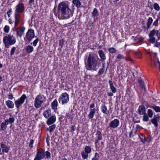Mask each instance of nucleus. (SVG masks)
I'll list each match as a JSON object with an SVG mask.
<instances>
[{"instance_id": "39", "label": "nucleus", "mask_w": 160, "mask_h": 160, "mask_svg": "<svg viewBox=\"0 0 160 160\" xmlns=\"http://www.w3.org/2000/svg\"><path fill=\"white\" fill-rule=\"evenodd\" d=\"M153 7L154 9L156 11H158L160 9V8L158 4L157 3H155L154 4Z\"/></svg>"}, {"instance_id": "8", "label": "nucleus", "mask_w": 160, "mask_h": 160, "mask_svg": "<svg viewBox=\"0 0 160 160\" xmlns=\"http://www.w3.org/2000/svg\"><path fill=\"white\" fill-rule=\"evenodd\" d=\"M27 98L25 94H23L20 98L15 100V105L17 109H18L20 107L23 103Z\"/></svg>"}, {"instance_id": "52", "label": "nucleus", "mask_w": 160, "mask_h": 160, "mask_svg": "<svg viewBox=\"0 0 160 160\" xmlns=\"http://www.w3.org/2000/svg\"><path fill=\"white\" fill-rule=\"evenodd\" d=\"M135 54L136 55L138 56V58H141V52H135Z\"/></svg>"}, {"instance_id": "2", "label": "nucleus", "mask_w": 160, "mask_h": 160, "mask_svg": "<svg viewBox=\"0 0 160 160\" xmlns=\"http://www.w3.org/2000/svg\"><path fill=\"white\" fill-rule=\"evenodd\" d=\"M100 59L97 56L92 53H90L84 60L86 69L88 70L95 71L99 65Z\"/></svg>"}, {"instance_id": "46", "label": "nucleus", "mask_w": 160, "mask_h": 160, "mask_svg": "<svg viewBox=\"0 0 160 160\" xmlns=\"http://www.w3.org/2000/svg\"><path fill=\"white\" fill-rule=\"evenodd\" d=\"M159 19H160V18H158L156 20L153 22V25L155 26H158V22Z\"/></svg>"}, {"instance_id": "45", "label": "nucleus", "mask_w": 160, "mask_h": 160, "mask_svg": "<svg viewBox=\"0 0 160 160\" xmlns=\"http://www.w3.org/2000/svg\"><path fill=\"white\" fill-rule=\"evenodd\" d=\"M16 48V47H13L12 49H11V51H10V55H11L12 56L13 55L15 51Z\"/></svg>"}, {"instance_id": "1", "label": "nucleus", "mask_w": 160, "mask_h": 160, "mask_svg": "<svg viewBox=\"0 0 160 160\" xmlns=\"http://www.w3.org/2000/svg\"><path fill=\"white\" fill-rule=\"evenodd\" d=\"M54 13L59 19H68L72 16L73 11L69 7L68 5L64 2H61L58 5L57 10L55 6L53 10Z\"/></svg>"}, {"instance_id": "23", "label": "nucleus", "mask_w": 160, "mask_h": 160, "mask_svg": "<svg viewBox=\"0 0 160 160\" xmlns=\"http://www.w3.org/2000/svg\"><path fill=\"white\" fill-rule=\"evenodd\" d=\"M109 82L110 84V88L112 92L115 93L116 92V89L114 86L112 81L110 80L109 81Z\"/></svg>"}, {"instance_id": "9", "label": "nucleus", "mask_w": 160, "mask_h": 160, "mask_svg": "<svg viewBox=\"0 0 160 160\" xmlns=\"http://www.w3.org/2000/svg\"><path fill=\"white\" fill-rule=\"evenodd\" d=\"M45 157V150L41 148L37 152L36 156L34 160H41L43 159Z\"/></svg>"}, {"instance_id": "50", "label": "nucleus", "mask_w": 160, "mask_h": 160, "mask_svg": "<svg viewBox=\"0 0 160 160\" xmlns=\"http://www.w3.org/2000/svg\"><path fill=\"white\" fill-rule=\"evenodd\" d=\"M38 41L39 39L38 38H37V39H36L34 41L32 42L33 45L35 46H36Z\"/></svg>"}, {"instance_id": "22", "label": "nucleus", "mask_w": 160, "mask_h": 160, "mask_svg": "<svg viewBox=\"0 0 160 160\" xmlns=\"http://www.w3.org/2000/svg\"><path fill=\"white\" fill-rule=\"evenodd\" d=\"M72 3L77 8H79L81 5V3L79 0H73Z\"/></svg>"}, {"instance_id": "41", "label": "nucleus", "mask_w": 160, "mask_h": 160, "mask_svg": "<svg viewBox=\"0 0 160 160\" xmlns=\"http://www.w3.org/2000/svg\"><path fill=\"white\" fill-rule=\"evenodd\" d=\"M108 50L109 52L112 53H114L116 52V49L114 48H109Z\"/></svg>"}, {"instance_id": "53", "label": "nucleus", "mask_w": 160, "mask_h": 160, "mask_svg": "<svg viewBox=\"0 0 160 160\" xmlns=\"http://www.w3.org/2000/svg\"><path fill=\"white\" fill-rule=\"evenodd\" d=\"M13 95L12 93H9V94L8 95V98L9 99L12 100L13 99Z\"/></svg>"}, {"instance_id": "33", "label": "nucleus", "mask_w": 160, "mask_h": 160, "mask_svg": "<svg viewBox=\"0 0 160 160\" xmlns=\"http://www.w3.org/2000/svg\"><path fill=\"white\" fill-rule=\"evenodd\" d=\"M56 128V125L55 124H53L52 126H50L49 128L47 129V131H49L50 132H51L53 131V130Z\"/></svg>"}, {"instance_id": "21", "label": "nucleus", "mask_w": 160, "mask_h": 160, "mask_svg": "<svg viewBox=\"0 0 160 160\" xmlns=\"http://www.w3.org/2000/svg\"><path fill=\"white\" fill-rule=\"evenodd\" d=\"M159 31L158 30H156L155 29H153L152 31H151L150 33L149 34V37H153L154 35L156 34L157 36H158V34Z\"/></svg>"}, {"instance_id": "26", "label": "nucleus", "mask_w": 160, "mask_h": 160, "mask_svg": "<svg viewBox=\"0 0 160 160\" xmlns=\"http://www.w3.org/2000/svg\"><path fill=\"white\" fill-rule=\"evenodd\" d=\"M149 107L155 111L156 112H160V107L154 105L150 106Z\"/></svg>"}, {"instance_id": "49", "label": "nucleus", "mask_w": 160, "mask_h": 160, "mask_svg": "<svg viewBox=\"0 0 160 160\" xmlns=\"http://www.w3.org/2000/svg\"><path fill=\"white\" fill-rule=\"evenodd\" d=\"M34 143V140L33 139H31L30 142L29 144V147H30L31 148H32L33 147V144Z\"/></svg>"}, {"instance_id": "32", "label": "nucleus", "mask_w": 160, "mask_h": 160, "mask_svg": "<svg viewBox=\"0 0 160 160\" xmlns=\"http://www.w3.org/2000/svg\"><path fill=\"white\" fill-rule=\"evenodd\" d=\"M98 12L97 8H94L93 11L92 12V17H95L98 16Z\"/></svg>"}, {"instance_id": "25", "label": "nucleus", "mask_w": 160, "mask_h": 160, "mask_svg": "<svg viewBox=\"0 0 160 160\" xmlns=\"http://www.w3.org/2000/svg\"><path fill=\"white\" fill-rule=\"evenodd\" d=\"M98 53L101 59L103 61L105 60L106 58L102 50H100L98 51Z\"/></svg>"}, {"instance_id": "13", "label": "nucleus", "mask_w": 160, "mask_h": 160, "mask_svg": "<svg viewBox=\"0 0 160 160\" xmlns=\"http://www.w3.org/2000/svg\"><path fill=\"white\" fill-rule=\"evenodd\" d=\"M25 30V28L24 27H21L16 29L17 32L16 35L17 36L21 38Z\"/></svg>"}, {"instance_id": "19", "label": "nucleus", "mask_w": 160, "mask_h": 160, "mask_svg": "<svg viewBox=\"0 0 160 160\" xmlns=\"http://www.w3.org/2000/svg\"><path fill=\"white\" fill-rule=\"evenodd\" d=\"M8 120H5L4 122H2L1 124V129L3 131H5L7 128V125H8Z\"/></svg>"}, {"instance_id": "24", "label": "nucleus", "mask_w": 160, "mask_h": 160, "mask_svg": "<svg viewBox=\"0 0 160 160\" xmlns=\"http://www.w3.org/2000/svg\"><path fill=\"white\" fill-rule=\"evenodd\" d=\"M51 114V110L50 109H48L44 112L43 115L46 118H48L50 116Z\"/></svg>"}, {"instance_id": "31", "label": "nucleus", "mask_w": 160, "mask_h": 160, "mask_svg": "<svg viewBox=\"0 0 160 160\" xmlns=\"http://www.w3.org/2000/svg\"><path fill=\"white\" fill-rule=\"evenodd\" d=\"M138 82L139 83L141 88L145 90V88L143 81L141 80H138Z\"/></svg>"}, {"instance_id": "61", "label": "nucleus", "mask_w": 160, "mask_h": 160, "mask_svg": "<svg viewBox=\"0 0 160 160\" xmlns=\"http://www.w3.org/2000/svg\"><path fill=\"white\" fill-rule=\"evenodd\" d=\"M129 137H130V138L133 136V132H132V130L131 131L130 133L129 134Z\"/></svg>"}, {"instance_id": "5", "label": "nucleus", "mask_w": 160, "mask_h": 160, "mask_svg": "<svg viewBox=\"0 0 160 160\" xmlns=\"http://www.w3.org/2000/svg\"><path fill=\"white\" fill-rule=\"evenodd\" d=\"M45 97L42 95L40 94L38 95L35 99L34 106L37 108H39L42 103L45 101Z\"/></svg>"}, {"instance_id": "7", "label": "nucleus", "mask_w": 160, "mask_h": 160, "mask_svg": "<svg viewBox=\"0 0 160 160\" xmlns=\"http://www.w3.org/2000/svg\"><path fill=\"white\" fill-rule=\"evenodd\" d=\"M91 152V148L88 146H86L84 150L82 151L81 153L82 158L87 159L88 157V154Z\"/></svg>"}, {"instance_id": "34", "label": "nucleus", "mask_w": 160, "mask_h": 160, "mask_svg": "<svg viewBox=\"0 0 160 160\" xmlns=\"http://www.w3.org/2000/svg\"><path fill=\"white\" fill-rule=\"evenodd\" d=\"M102 110L103 113L107 114L108 112L106 107L105 105H103L102 107Z\"/></svg>"}, {"instance_id": "16", "label": "nucleus", "mask_w": 160, "mask_h": 160, "mask_svg": "<svg viewBox=\"0 0 160 160\" xmlns=\"http://www.w3.org/2000/svg\"><path fill=\"white\" fill-rule=\"evenodd\" d=\"M152 21L153 19L151 17L149 18L148 20L147 26H144L143 27V28L144 29L145 31L148 30L150 28Z\"/></svg>"}, {"instance_id": "47", "label": "nucleus", "mask_w": 160, "mask_h": 160, "mask_svg": "<svg viewBox=\"0 0 160 160\" xmlns=\"http://www.w3.org/2000/svg\"><path fill=\"white\" fill-rule=\"evenodd\" d=\"M64 43V41L63 39H62L59 40V45L61 46V48H62Z\"/></svg>"}, {"instance_id": "43", "label": "nucleus", "mask_w": 160, "mask_h": 160, "mask_svg": "<svg viewBox=\"0 0 160 160\" xmlns=\"http://www.w3.org/2000/svg\"><path fill=\"white\" fill-rule=\"evenodd\" d=\"M104 69L103 68H100L98 73V74L97 75L99 76H100L101 75H102L104 72Z\"/></svg>"}, {"instance_id": "18", "label": "nucleus", "mask_w": 160, "mask_h": 160, "mask_svg": "<svg viewBox=\"0 0 160 160\" xmlns=\"http://www.w3.org/2000/svg\"><path fill=\"white\" fill-rule=\"evenodd\" d=\"M6 104L9 108L12 109L14 107L13 102L11 101L8 100L6 102Z\"/></svg>"}, {"instance_id": "15", "label": "nucleus", "mask_w": 160, "mask_h": 160, "mask_svg": "<svg viewBox=\"0 0 160 160\" xmlns=\"http://www.w3.org/2000/svg\"><path fill=\"white\" fill-rule=\"evenodd\" d=\"M56 121V118L55 116H52L49 118L47 120V123L48 125H50L53 124Z\"/></svg>"}, {"instance_id": "63", "label": "nucleus", "mask_w": 160, "mask_h": 160, "mask_svg": "<svg viewBox=\"0 0 160 160\" xmlns=\"http://www.w3.org/2000/svg\"><path fill=\"white\" fill-rule=\"evenodd\" d=\"M8 21L9 22V23L11 24H12L13 23V22L12 21V20H11V18H9V20H8Z\"/></svg>"}, {"instance_id": "56", "label": "nucleus", "mask_w": 160, "mask_h": 160, "mask_svg": "<svg viewBox=\"0 0 160 160\" xmlns=\"http://www.w3.org/2000/svg\"><path fill=\"white\" fill-rule=\"evenodd\" d=\"M104 142H101V145L99 146V148L100 147L101 149H102L103 148L104 146Z\"/></svg>"}, {"instance_id": "51", "label": "nucleus", "mask_w": 160, "mask_h": 160, "mask_svg": "<svg viewBox=\"0 0 160 160\" xmlns=\"http://www.w3.org/2000/svg\"><path fill=\"white\" fill-rule=\"evenodd\" d=\"M117 59H124V56L122 55L119 54H118L117 57Z\"/></svg>"}, {"instance_id": "29", "label": "nucleus", "mask_w": 160, "mask_h": 160, "mask_svg": "<svg viewBox=\"0 0 160 160\" xmlns=\"http://www.w3.org/2000/svg\"><path fill=\"white\" fill-rule=\"evenodd\" d=\"M5 120H8V124L9 123L12 124L15 121V118L12 115H10V117L9 119H6Z\"/></svg>"}, {"instance_id": "17", "label": "nucleus", "mask_w": 160, "mask_h": 160, "mask_svg": "<svg viewBox=\"0 0 160 160\" xmlns=\"http://www.w3.org/2000/svg\"><path fill=\"white\" fill-rule=\"evenodd\" d=\"M0 146L2 148V152L7 153L8 152L9 148L5 144L2 142L0 143Z\"/></svg>"}, {"instance_id": "44", "label": "nucleus", "mask_w": 160, "mask_h": 160, "mask_svg": "<svg viewBox=\"0 0 160 160\" xmlns=\"http://www.w3.org/2000/svg\"><path fill=\"white\" fill-rule=\"evenodd\" d=\"M4 31L6 33H8L9 30V27L8 25H6L4 28Z\"/></svg>"}, {"instance_id": "28", "label": "nucleus", "mask_w": 160, "mask_h": 160, "mask_svg": "<svg viewBox=\"0 0 160 160\" xmlns=\"http://www.w3.org/2000/svg\"><path fill=\"white\" fill-rule=\"evenodd\" d=\"M58 103L57 100L56 99L54 100L51 104L52 108L53 109H56L58 106Z\"/></svg>"}, {"instance_id": "4", "label": "nucleus", "mask_w": 160, "mask_h": 160, "mask_svg": "<svg viewBox=\"0 0 160 160\" xmlns=\"http://www.w3.org/2000/svg\"><path fill=\"white\" fill-rule=\"evenodd\" d=\"M3 42L5 47L8 48L10 47V46L15 43L16 38L13 35H8L4 37Z\"/></svg>"}, {"instance_id": "12", "label": "nucleus", "mask_w": 160, "mask_h": 160, "mask_svg": "<svg viewBox=\"0 0 160 160\" xmlns=\"http://www.w3.org/2000/svg\"><path fill=\"white\" fill-rule=\"evenodd\" d=\"M151 122L156 127L158 126V122H160V116L158 115H154L153 119H151Z\"/></svg>"}, {"instance_id": "54", "label": "nucleus", "mask_w": 160, "mask_h": 160, "mask_svg": "<svg viewBox=\"0 0 160 160\" xmlns=\"http://www.w3.org/2000/svg\"><path fill=\"white\" fill-rule=\"evenodd\" d=\"M96 135L98 136H102V134L101 132L99 131H97Z\"/></svg>"}, {"instance_id": "58", "label": "nucleus", "mask_w": 160, "mask_h": 160, "mask_svg": "<svg viewBox=\"0 0 160 160\" xmlns=\"http://www.w3.org/2000/svg\"><path fill=\"white\" fill-rule=\"evenodd\" d=\"M88 23L89 25L91 26H92L93 25V22L92 20H90L88 22Z\"/></svg>"}, {"instance_id": "55", "label": "nucleus", "mask_w": 160, "mask_h": 160, "mask_svg": "<svg viewBox=\"0 0 160 160\" xmlns=\"http://www.w3.org/2000/svg\"><path fill=\"white\" fill-rule=\"evenodd\" d=\"M124 59H125L126 61H131L132 60V59L129 57H124Z\"/></svg>"}, {"instance_id": "38", "label": "nucleus", "mask_w": 160, "mask_h": 160, "mask_svg": "<svg viewBox=\"0 0 160 160\" xmlns=\"http://www.w3.org/2000/svg\"><path fill=\"white\" fill-rule=\"evenodd\" d=\"M150 39L148 40V41L151 43H154L156 41V39L153 37H149Z\"/></svg>"}, {"instance_id": "62", "label": "nucleus", "mask_w": 160, "mask_h": 160, "mask_svg": "<svg viewBox=\"0 0 160 160\" xmlns=\"http://www.w3.org/2000/svg\"><path fill=\"white\" fill-rule=\"evenodd\" d=\"M12 12V9L11 8L7 12V14L8 13L10 14L11 12Z\"/></svg>"}, {"instance_id": "3", "label": "nucleus", "mask_w": 160, "mask_h": 160, "mask_svg": "<svg viewBox=\"0 0 160 160\" xmlns=\"http://www.w3.org/2000/svg\"><path fill=\"white\" fill-rule=\"evenodd\" d=\"M25 8L23 4L19 3L16 7L15 10L14 27H16L19 23L20 15L19 13L23 12Z\"/></svg>"}, {"instance_id": "64", "label": "nucleus", "mask_w": 160, "mask_h": 160, "mask_svg": "<svg viewBox=\"0 0 160 160\" xmlns=\"http://www.w3.org/2000/svg\"><path fill=\"white\" fill-rule=\"evenodd\" d=\"M34 1V0H29V1L28 3L29 4L32 3V2H33Z\"/></svg>"}, {"instance_id": "36", "label": "nucleus", "mask_w": 160, "mask_h": 160, "mask_svg": "<svg viewBox=\"0 0 160 160\" xmlns=\"http://www.w3.org/2000/svg\"><path fill=\"white\" fill-rule=\"evenodd\" d=\"M143 116L142 120L144 122H147L149 120L148 116L146 113L144 114Z\"/></svg>"}, {"instance_id": "60", "label": "nucleus", "mask_w": 160, "mask_h": 160, "mask_svg": "<svg viewBox=\"0 0 160 160\" xmlns=\"http://www.w3.org/2000/svg\"><path fill=\"white\" fill-rule=\"evenodd\" d=\"M108 96H113V94L112 92H109L108 93Z\"/></svg>"}, {"instance_id": "40", "label": "nucleus", "mask_w": 160, "mask_h": 160, "mask_svg": "<svg viewBox=\"0 0 160 160\" xmlns=\"http://www.w3.org/2000/svg\"><path fill=\"white\" fill-rule=\"evenodd\" d=\"M99 158V155L97 152H96L95 153V156L92 159V160H98Z\"/></svg>"}, {"instance_id": "14", "label": "nucleus", "mask_w": 160, "mask_h": 160, "mask_svg": "<svg viewBox=\"0 0 160 160\" xmlns=\"http://www.w3.org/2000/svg\"><path fill=\"white\" fill-rule=\"evenodd\" d=\"M138 111V113L141 115H143L146 113L145 107L143 105L139 106Z\"/></svg>"}, {"instance_id": "20", "label": "nucleus", "mask_w": 160, "mask_h": 160, "mask_svg": "<svg viewBox=\"0 0 160 160\" xmlns=\"http://www.w3.org/2000/svg\"><path fill=\"white\" fill-rule=\"evenodd\" d=\"M96 109L95 108L90 109V112L88 115V117L89 119H92L93 118Z\"/></svg>"}, {"instance_id": "11", "label": "nucleus", "mask_w": 160, "mask_h": 160, "mask_svg": "<svg viewBox=\"0 0 160 160\" xmlns=\"http://www.w3.org/2000/svg\"><path fill=\"white\" fill-rule=\"evenodd\" d=\"M119 124V120L117 119H115L114 120L110 122L109 125L110 127L114 129L118 127Z\"/></svg>"}, {"instance_id": "57", "label": "nucleus", "mask_w": 160, "mask_h": 160, "mask_svg": "<svg viewBox=\"0 0 160 160\" xmlns=\"http://www.w3.org/2000/svg\"><path fill=\"white\" fill-rule=\"evenodd\" d=\"M152 62L151 63V66H156V63L155 61L154 60H152Z\"/></svg>"}, {"instance_id": "6", "label": "nucleus", "mask_w": 160, "mask_h": 160, "mask_svg": "<svg viewBox=\"0 0 160 160\" xmlns=\"http://www.w3.org/2000/svg\"><path fill=\"white\" fill-rule=\"evenodd\" d=\"M69 100V95L66 92L63 93L59 99V102L61 103L62 104L67 103Z\"/></svg>"}, {"instance_id": "48", "label": "nucleus", "mask_w": 160, "mask_h": 160, "mask_svg": "<svg viewBox=\"0 0 160 160\" xmlns=\"http://www.w3.org/2000/svg\"><path fill=\"white\" fill-rule=\"evenodd\" d=\"M76 130L75 125H72L71 126L70 131L72 132Z\"/></svg>"}, {"instance_id": "42", "label": "nucleus", "mask_w": 160, "mask_h": 160, "mask_svg": "<svg viewBox=\"0 0 160 160\" xmlns=\"http://www.w3.org/2000/svg\"><path fill=\"white\" fill-rule=\"evenodd\" d=\"M45 155L47 158H51V153L48 151H47L45 152Z\"/></svg>"}, {"instance_id": "35", "label": "nucleus", "mask_w": 160, "mask_h": 160, "mask_svg": "<svg viewBox=\"0 0 160 160\" xmlns=\"http://www.w3.org/2000/svg\"><path fill=\"white\" fill-rule=\"evenodd\" d=\"M139 137L142 142L144 143L146 141L145 138L142 133L140 134V135H139Z\"/></svg>"}, {"instance_id": "37", "label": "nucleus", "mask_w": 160, "mask_h": 160, "mask_svg": "<svg viewBox=\"0 0 160 160\" xmlns=\"http://www.w3.org/2000/svg\"><path fill=\"white\" fill-rule=\"evenodd\" d=\"M148 116L150 118H152L153 115L152 111L150 109H149L148 110L147 112Z\"/></svg>"}, {"instance_id": "30", "label": "nucleus", "mask_w": 160, "mask_h": 160, "mask_svg": "<svg viewBox=\"0 0 160 160\" xmlns=\"http://www.w3.org/2000/svg\"><path fill=\"white\" fill-rule=\"evenodd\" d=\"M102 138V136H98L97 139L95 141V147L96 148H98V149L99 148V147L97 146V144L98 143L99 141L101 140Z\"/></svg>"}, {"instance_id": "59", "label": "nucleus", "mask_w": 160, "mask_h": 160, "mask_svg": "<svg viewBox=\"0 0 160 160\" xmlns=\"http://www.w3.org/2000/svg\"><path fill=\"white\" fill-rule=\"evenodd\" d=\"M95 107V104L94 103H92L91 104L90 106V108L91 109H93Z\"/></svg>"}, {"instance_id": "10", "label": "nucleus", "mask_w": 160, "mask_h": 160, "mask_svg": "<svg viewBox=\"0 0 160 160\" xmlns=\"http://www.w3.org/2000/svg\"><path fill=\"white\" fill-rule=\"evenodd\" d=\"M34 31L32 29H30L28 30V32L26 33V37L29 42L34 37Z\"/></svg>"}, {"instance_id": "27", "label": "nucleus", "mask_w": 160, "mask_h": 160, "mask_svg": "<svg viewBox=\"0 0 160 160\" xmlns=\"http://www.w3.org/2000/svg\"><path fill=\"white\" fill-rule=\"evenodd\" d=\"M33 49L34 48L32 46L30 45H28L26 47V51L28 53H30L33 51Z\"/></svg>"}]
</instances>
